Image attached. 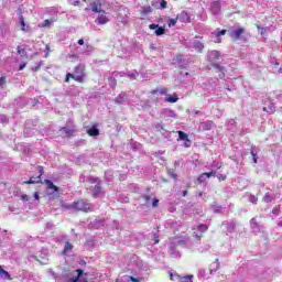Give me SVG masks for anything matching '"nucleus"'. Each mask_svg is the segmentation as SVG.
Wrapping results in <instances>:
<instances>
[{
  "label": "nucleus",
  "mask_w": 282,
  "mask_h": 282,
  "mask_svg": "<svg viewBox=\"0 0 282 282\" xmlns=\"http://www.w3.org/2000/svg\"><path fill=\"white\" fill-rule=\"evenodd\" d=\"M220 56L221 53L219 51H210L207 53V59L209 61V63H213V68L219 72L218 78H225L226 67L217 64V61H219Z\"/></svg>",
  "instance_id": "1"
},
{
  "label": "nucleus",
  "mask_w": 282,
  "mask_h": 282,
  "mask_svg": "<svg viewBox=\"0 0 282 282\" xmlns=\"http://www.w3.org/2000/svg\"><path fill=\"white\" fill-rule=\"evenodd\" d=\"M180 246L181 248H186V240L173 239L170 243V256L173 259H180V257H182V253L180 252V250H177Z\"/></svg>",
  "instance_id": "2"
},
{
  "label": "nucleus",
  "mask_w": 282,
  "mask_h": 282,
  "mask_svg": "<svg viewBox=\"0 0 282 282\" xmlns=\"http://www.w3.org/2000/svg\"><path fill=\"white\" fill-rule=\"evenodd\" d=\"M75 210L82 212V213H94V206L89 200L79 199L77 202H74Z\"/></svg>",
  "instance_id": "3"
},
{
  "label": "nucleus",
  "mask_w": 282,
  "mask_h": 282,
  "mask_svg": "<svg viewBox=\"0 0 282 282\" xmlns=\"http://www.w3.org/2000/svg\"><path fill=\"white\" fill-rule=\"evenodd\" d=\"M243 34H246V29L241 26L229 31V36L234 41H243Z\"/></svg>",
  "instance_id": "4"
},
{
  "label": "nucleus",
  "mask_w": 282,
  "mask_h": 282,
  "mask_svg": "<svg viewBox=\"0 0 282 282\" xmlns=\"http://www.w3.org/2000/svg\"><path fill=\"white\" fill-rule=\"evenodd\" d=\"M102 195H105V191H102V181H100V183H97L91 187V196L95 199H98V197H102Z\"/></svg>",
  "instance_id": "5"
},
{
  "label": "nucleus",
  "mask_w": 282,
  "mask_h": 282,
  "mask_svg": "<svg viewBox=\"0 0 282 282\" xmlns=\"http://www.w3.org/2000/svg\"><path fill=\"white\" fill-rule=\"evenodd\" d=\"M209 10L214 17L221 14V2L219 0H215L210 3Z\"/></svg>",
  "instance_id": "6"
},
{
  "label": "nucleus",
  "mask_w": 282,
  "mask_h": 282,
  "mask_svg": "<svg viewBox=\"0 0 282 282\" xmlns=\"http://www.w3.org/2000/svg\"><path fill=\"white\" fill-rule=\"evenodd\" d=\"M175 63L176 65H178V67L181 69H186V67H188V58H186L184 55L180 54L176 56L175 58Z\"/></svg>",
  "instance_id": "7"
},
{
  "label": "nucleus",
  "mask_w": 282,
  "mask_h": 282,
  "mask_svg": "<svg viewBox=\"0 0 282 282\" xmlns=\"http://www.w3.org/2000/svg\"><path fill=\"white\" fill-rule=\"evenodd\" d=\"M225 34L226 29H216L214 32H212V39L214 40V43H221V36H225Z\"/></svg>",
  "instance_id": "8"
},
{
  "label": "nucleus",
  "mask_w": 282,
  "mask_h": 282,
  "mask_svg": "<svg viewBox=\"0 0 282 282\" xmlns=\"http://www.w3.org/2000/svg\"><path fill=\"white\" fill-rule=\"evenodd\" d=\"M75 76H78L79 78H82V83H85V65L84 64H79L75 67L74 70Z\"/></svg>",
  "instance_id": "9"
},
{
  "label": "nucleus",
  "mask_w": 282,
  "mask_h": 282,
  "mask_svg": "<svg viewBox=\"0 0 282 282\" xmlns=\"http://www.w3.org/2000/svg\"><path fill=\"white\" fill-rule=\"evenodd\" d=\"M80 182H88V184H100V182L102 181L100 180V177H96L91 175L85 177V175H82Z\"/></svg>",
  "instance_id": "10"
},
{
  "label": "nucleus",
  "mask_w": 282,
  "mask_h": 282,
  "mask_svg": "<svg viewBox=\"0 0 282 282\" xmlns=\"http://www.w3.org/2000/svg\"><path fill=\"white\" fill-rule=\"evenodd\" d=\"M44 184H46L48 191H51L48 192V195H54V193H58V186L54 185V183L51 180L45 178Z\"/></svg>",
  "instance_id": "11"
},
{
  "label": "nucleus",
  "mask_w": 282,
  "mask_h": 282,
  "mask_svg": "<svg viewBox=\"0 0 282 282\" xmlns=\"http://www.w3.org/2000/svg\"><path fill=\"white\" fill-rule=\"evenodd\" d=\"M161 118H177V112H175V110L165 108L161 110Z\"/></svg>",
  "instance_id": "12"
},
{
  "label": "nucleus",
  "mask_w": 282,
  "mask_h": 282,
  "mask_svg": "<svg viewBox=\"0 0 282 282\" xmlns=\"http://www.w3.org/2000/svg\"><path fill=\"white\" fill-rule=\"evenodd\" d=\"M176 19L181 23H191V15H188V12H186V11H182L181 13H178Z\"/></svg>",
  "instance_id": "13"
},
{
  "label": "nucleus",
  "mask_w": 282,
  "mask_h": 282,
  "mask_svg": "<svg viewBox=\"0 0 282 282\" xmlns=\"http://www.w3.org/2000/svg\"><path fill=\"white\" fill-rule=\"evenodd\" d=\"M215 127V123L210 120L203 121L199 124L200 131H210Z\"/></svg>",
  "instance_id": "14"
},
{
  "label": "nucleus",
  "mask_w": 282,
  "mask_h": 282,
  "mask_svg": "<svg viewBox=\"0 0 282 282\" xmlns=\"http://www.w3.org/2000/svg\"><path fill=\"white\" fill-rule=\"evenodd\" d=\"M62 133L65 135V138H72L74 133H76V128H68V127H63L59 129Z\"/></svg>",
  "instance_id": "15"
},
{
  "label": "nucleus",
  "mask_w": 282,
  "mask_h": 282,
  "mask_svg": "<svg viewBox=\"0 0 282 282\" xmlns=\"http://www.w3.org/2000/svg\"><path fill=\"white\" fill-rule=\"evenodd\" d=\"M93 12L100 13L102 12V3L100 0H96L94 3L90 4Z\"/></svg>",
  "instance_id": "16"
},
{
  "label": "nucleus",
  "mask_w": 282,
  "mask_h": 282,
  "mask_svg": "<svg viewBox=\"0 0 282 282\" xmlns=\"http://www.w3.org/2000/svg\"><path fill=\"white\" fill-rule=\"evenodd\" d=\"M212 208H213V213H215L216 215H221V213L226 210V207L217 204V202L213 203Z\"/></svg>",
  "instance_id": "17"
},
{
  "label": "nucleus",
  "mask_w": 282,
  "mask_h": 282,
  "mask_svg": "<svg viewBox=\"0 0 282 282\" xmlns=\"http://www.w3.org/2000/svg\"><path fill=\"white\" fill-rule=\"evenodd\" d=\"M87 133L91 138H96V135H100V130L98 129V126H93L89 129H87Z\"/></svg>",
  "instance_id": "18"
},
{
  "label": "nucleus",
  "mask_w": 282,
  "mask_h": 282,
  "mask_svg": "<svg viewBox=\"0 0 282 282\" xmlns=\"http://www.w3.org/2000/svg\"><path fill=\"white\" fill-rule=\"evenodd\" d=\"M24 184H44V182L41 176H31L29 181H24Z\"/></svg>",
  "instance_id": "19"
},
{
  "label": "nucleus",
  "mask_w": 282,
  "mask_h": 282,
  "mask_svg": "<svg viewBox=\"0 0 282 282\" xmlns=\"http://www.w3.org/2000/svg\"><path fill=\"white\" fill-rule=\"evenodd\" d=\"M0 278L4 281H12V275L0 265Z\"/></svg>",
  "instance_id": "20"
},
{
  "label": "nucleus",
  "mask_w": 282,
  "mask_h": 282,
  "mask_svg": "<svg viewBox=\"0 0 282 282\" xmlns=\"http://www.w3.org/2000/svg\"><path fill=\"white\" fill-rule=\"evenodd\" d=\"M39 124V121L36 119H28L24 123V129H34Z\"/></svg>",
  "instance_id": "21"
},
{
  "label": "nucleus",
  "mask_w": 282,
  "mask_h": 282,
  "mask_svg": "<svg viewBox=\"0 0 282 282\" xmlns=\"http://www.w3.org/2000/svg\"><path fill=\"white\" fill-rule=\"evenodd\" d=\"M116 102L117 105H124L127 102V94L121 93L118 95V97L116 98Z\"/></svg>",
  "instance_id": "22"
},
{
  "label": "nucleus",
  "mask_w": 282,
  "mask_h": 282,
  "mask_svg": "<svg viewBox=\"0 0 282 282\" xmlns=\"http://www.w3.org/2000/svg\"><path fill=\"white\" fill-rule=\"evenodd\" d=\"M97 22L99 25H105V24L109 23V18H107V15H105V14H99L97 17Z\"/></svg>",
  "instance_id": "23"
},
{
  "label": "nucleus",
  "mask_w": 282,
  "mask_h": 282,
  "mask_svg": "<svg viewBox=\"0 0 282 282\" xmlns=\"http://www.w3.org/2000/svg\"><path fill=\"white\" fill-rule=\"evenodd\" d=\"M180 100V97H177V94H173V95H167L165 97V102H172L175 104Z\"/></svg>",
  "instance_id": "24"
},
{
  "label": "nucleus",
  "mask_w": 282,
  "mask_h": 282,
  "mask_svg": "<svg viewBox=\"0 0 282 282\" xmlns=\"http://www.w3.org/2000/svg\"><path fill=\"white\" fill-rule=\"evenodd\" d=\"M250 153H251L253 164H257V160H258L257 155L259 153V149H257V147H252Z\"/></svg>",
  "instance_id": "25"
},
{
  "label": "nucleus",
  "mask_w": 282,
  "mask_h": 282,
  "mask_svg": "<svg viewBox=\"0 0 282 282\" xmlns=\"http://www.w3.org/2000/svg\"><path fill=\"white\" fill-rule=\"evenodd\" d=\"M104 178L106 182H113V171L107 170L105 172Z\"/></svg>",
  "instance_id": "26"
},
{
  "label": "nucleus",
  "mask_w": 282,
  "mask_h": 282,
  "mask_svg": "<svg viewBox=\"0 0 282 282\" xmlns=\"http://www.w3.org/2000/svg\"><path fill=\"white\" fill-rule=\"evenodd\" d=\"M263 111H267V113H274L276 111V107L272 102H269L268 106L263 107Z\"/></svg>",
  "instance_id": "27"
},
{
  "label": "nucleus",
  "mask_w": 282,
  "mask_h": 282,
  "mask_svg": "<svg viewBox=\"0 0 282 282\" xmlns=\"http://www.w3.org/2000/svg\"><path fill=\"white\" fill-rule=\"evenodd\" d=\"M193 47H194V50H196V52H202V50H204V43L195 40L193 42Z\"/></svg>",
  "instance_id": "28"
},
{
  "label": "nucleus",
  "mask_w": 282,
  "mask_h": 282,
  "mask_svg": "<svg viewBox=\"0 0 282 282\" xmlns=\"http://www.w3.org/2000/svg\"><path fill=\"white\" fill-rule=\"evenodd\" d=\"M225 225H226L227 231L235 232V228L237 227L235 221H227L225 223Z\"/></svg>",
  "instance_id": "29"
},
{
  "label": "nucleus",
  "mask_w": 282,
  "mask_h": 282,
  "mask_svg": "<svg viewBox=\"0 0 282 282\" xmlns=\"http://www.w3.org/2000/svg\"><path fill=\"white\" fill-rule=\"evenodd\" d=\"M154 34H156L158 36H164V34H166L165 26H158L154 31Z\"/></svg>",
  "instance_id": "30"
},
{
  "label": "nucleus",
  "mask_w": 282,
  "mask_h": 282,
  "mask_svg": "<svg viewBox=\"0 0 282 282\" xmlns=\"http://www.w3.org/2000/svg\"><path fill=\"white\" fill-rule=\"evenodd\" d=\"M47 257H50V250L42 249L40 252V259H42V261H47Z\"/></svg>",
  "instance_id": "31"
},
{
  "label": "nucleus",
  "mask_w": 282,
  "mask_h": 282,
  "mask_svg": "<svg viewBox=\"0 0 282 282\" xmlns=\"http://www.w3.org/2000/svg\"><path fill=\"white\" fill-rule=\"evenodd\" d=\"M121 76H127L131 80H135L138 76V72H131V73H121Z\"/></svg>",
  "instance_id": "32"
},
{
  "label": "nucleus",
  "mask_w": 282,
  "mask_h": 282,
  "mask_svg": "<svg viewBox=\"0 0 282 282\" xmlns=\"http://www.w3.org/2000/svg\"><path fill=\"white\" fill-rule=\"evenodd\" d=\"M62 209L63 210H75L74 203H72V204L63 203L62 204Z\"/></svg>",
  "instance_id": "33"
},
{
  "label": "nucleus",
  "mask_w": 282,
  "mask_h": 282,
  "mask_svg": "<svg viewBox=\"0 0 282 282\" xmlns=\"http://www.w3.org/2000/svg\"><path fill=\"white\" fill-rule=\"evenodd\" d=\"M19 21H20V25H21V31L28 32V29L25 28V18H23V15H20Z\"/></svg>",
  "instance_id": "34"
},
{
  "label": "nucleus",
  "mask_w": 282,
  "mask_h": 282,
  "mask_svg": "<svg viewBox=\"0 0 282 282\" xmlns=\"http://www.w3.org/2000/svg\"><path fill=\"white\" fill-rule=\"evenodd\" d=\"M151 12H153V9L151 7H142V17H147V14H151Z\"/></svg>",
  "instance_id": "35"
},
{
  "label": "nucleus",
  "mask_w": 282,
  "mask_h": 282,
  "mask_svg": "<svg viewBox=\"0 0 282 282\" xmlns=\"http://www.w3.org/2000/svg\"><path fill=\"white\" fill-rule=\"evenodd\" d=\"M66 76H68L69 78H73V80H76L77 83H83L82 77L76 76L75 73H73V74L72 73H67Z\"/></svg>",
  "instance_id": "36"
},
{
  "label": "nucleus",
  "mask_w": 282,
  "mask_h": 282,
  "mask_svg": "<svg viewBox=\"0 0 282 282\" xmlns=\"http://www.w3.org/2000/svg\"><path fill=\"white\" fill-rule=\"evenodd\" d=\"M250 226H251V228H252V230H259V223H257V218H252L251 220H250Z\"/></svg>",
  "instance_id": "37"
},
{
  "label": "nucleus",
  "mask_w": 282,
  "mask_h": 282,
  "mask_svg": "<svg viewBox=\"0 0 282 282\" xmlns=\"http://www.w3.org/2000/svg\"><path fill=\"white\" fill-rule=\"evenodd\" d=\"M32 135H34V129L24 128V137L32 138Z\"/></svg>",
  "instance_id": "38"
},
{
  "label": "nucleus",
  "mask_w": 282,
  "mask_h": 282,
  "mask_svg": "<svg viewBox=\"0 0 282 282\" xmlns=\"http://www.w3.org/2000/svg\"><path fill=\"white\" fill-rule=\"evenodd\" d=\"M217 272V270H219V259H216V261L214 263L210 264V272Z\"/></svg>",
  "instance_id": "39"
},
{
  "label": "nucleus",
  "mask_w": 282,
  "mask_h": 282,
  "mask_svg": "<svg viewBox=\"0 0 282 282\" xmlns=\"http://www.w3.org/2000/svg\"><path fill=\"white\" fill-rule=\"evenodd\" d=\"M154 129H155V131H158L160 133L161 131L164 130V123L163 122L154 123Z\"/></svg>",
  "instance_id": "40"
},
{
  "label": "nucleus",
  "mask_w": 282,
  "mask_h": 282,
  "mask_svg": "<svg viewBox=\"0 0 282 282\" xmlns=\"http://www.w3.org/2000/svg\"><path fill=\"white\" fill-rule=\"evenodd\" d=\"M74 249V246L70 243V242H66L65 246H64V254H67V252H69V250H73Z\"/></svg>",
  "instance_id": "41"
},
{
  "label": "nucleus",
  "mask_w": 282,
  "mask_h": 282,
  "mask_svg": "<svg viewBox=\"0 0 282 282\" xmlns=\"http://www.w3.org/2000/svg\"><path fill=\"white\" fill-rule=\"evenodd\" d=\"M123 279L127 282H140V279L131 276V275H124Z\"/></svg>",
  "instance_id": "42"
},
{
  "label": "nucleus",
  "mask_w": 282,
  "mask_h": 282,
  "mask_svg": "<svg viewBox=\"0 0 282 282\" xmlns=\"http://www.w3.org/2000/svg\"><path fill=\"white\" fill-rule=\"evenodd\" d=\"M108 85H109V87L115 88L116 85H118V82L116 80V77H109L108 78Z\"/></svg>",
  "instance_id": "43"
},
{
  "label": "nucleus",
  "mask_w": 282,
  "mask_h": 282,
  "mask_svg": "<svg viewBox=\"0 0 282 282\" xmlns=\"http://www.w3.org/2000/svg\"><path fill=\"white\" fill-rule=\"evenodd\" d=\"M142 109H151V100L147 99L144 101H141Z\"/></svg>",
  "instance_id": "44"
},
{
  "label": "nucleus",
  "mask_w": 282,
  "mask_h": 282,
  "mask_svg": "<svg viewBox=\"0 0 282 282\" xmlns=\"http://www.w3.org/2000/svg\"><path fill=\"white\" fill-rule=\"evenodd\" d=\"M178 133V140L186 141L188 139V134L184 131H177Z\"/></svg>",
  "instance_id": "45"
},
{
  "label": "nucleus",
  "mask_w": 282,
  "mask_h": 282,
  "mask_svg": "<svg viewBox=\"0 0 282 282\" xmlns=\"http://www.w3.org/2000/svg\"><path fill=\"white\" fill-rule=\"evenodd\" d=\"M48 273L51 276H53V279H55V281H63V278L58 276V274H56V272H54L52 269L48 270Z\"/></svg>",
  "instance_id": "46"
},
{
  "label": "nucleus",
  "mask_w": 282,
  "mask_h": 282,
  "mask_svg": "<svg viewBox=\"0 0 282 282\" xmlns=\"http://www.w3.org/2000/svg\"><path fill=\"white\" fill-rule=\"evenodd\" d=\"M197 230H198L199 232H206V230H208V225H206V224H200V225H198Z\"/></svg>",
  "instance_id": "47"
},
{
  "label": "nucleus",
  "mask_w": 282,
  "mask_h": 282,
  "mask_svg": "<svg viewBox=\"0 0 282 282\" xmlns=\"http://www.w3.org/2000/svg\"><path fill=\"white\" fill-rule=\"evenodd\" d=\"M17 51H18V54H20V56H28V51H25V48L18 46Z\"/></svg>",
  "instance_id": "48"
},
{
  "label": "nucleus",
  "mask_w": 282,
  "mask_h": 282,
  "mask_svg": "<svg viewBox=\"0 0 282 282\" xmlns=\"http://www.w3.org/2000/svg\"><path fill=\"white\" fill-rule=\"evenodd\" d=\"M204 174L207 180H210V177H215L217 175V171L205 172Z\"/></svg>",
  "instance_id": "49"
},
{
  "label": "nucleus",
  "mask_w": 282,
  "mask_h": 282,
  "mask_svg": "<svg viewBox=\"0 0 282 282\" xmlns=\"http://www.w3.org/2000/svg\"><path fill=\"white\" fill-rule=\"evenodd\" d=\"M235 124H237V122L235 121V119H230L228 122H227V127L230 131H232V129H235Z\"/></svg>",
  "instance_id": "50"
},
{
  "label": "nucleus",
  "mask_w": 282,
  "mask_h": 282,
  "mask_svg": "<svg viewBox=\"0 0 282 282\" xmlns=\"http://www.w3.org/2000/svg\"><path fill=\"white\" fill-rule=\"evenodd\" d=\"M167 175H170V177H172V180H177V174L175 173V170L169 169Z\"/></svg>",
  "instance_id": "51"
},
{
  "label": "nucleus",
  "mask_w": 282,
  "mask_h": 282,
  "mask_svg": "<svg viewBox=\"0 0 282 282\" xmlns=\"http://www.w3.org/2000/svg\"><path fill=\"white\" fill-rule=\"evenodd\" d=\"M152 240L154 241V243H160V235L158 234V231H154L152 234Z\"/></svg>",
  "instance_id": "52"
},
{
  "label": "nucleus",
  "mask_w": 282,
  "mask_h": 282,
  "mask_svg": "<svg viewBox=\"0 0 282 282\" xmlns=\"http://www.w3.org/2000/svg\"><path fill=\"white\" fill-rule=\"evenodd\" d=\"M181 282H193V274L181 278Z\"/></svg>",
  "instance_id": "53"
},
{
  "label": "nucleus",
  "mask_w": 282,
  "mask_h": 282,
  "mask_svg": "<svg viewBox=\"0 0 282 282\" xmlns=\"http://www.w3.org/2000/svg\"><path fill=\"white\" fill-rule=\"evenodd\" d=\"M197 276L199 279H206V269H199Z\"/></svg>",
  "instance_id": "54"
},
{
  "label": "nucleus",
  "mask_w": 282,
  "mask_h": 282,
  "mask_svg": "<svg viewBox=\"0 0 282 282\" xmlns=\"http://www.w3.org/2000/svg\"><path fill=\"white\" fill-rule=\"evenodd\" d=\"M208 178L206 177V175L203 173L198 176L197 182L198 184H204V182H206Z\"/></svg>",
  "instance_id": "55"
},
{
  "label": "nucleus",
  "mask_w": 282,
  "mask_h": 282,
  "mask_svg": "<svg viewBox=\"0 0 282 282\" xmlns=\"http://www.w3.org/2000/svg\"><path fill=\"white\" fill-rule=\"evenodd\" d=\"M263 202H265V204H270V202H272V196L270 195V193H267L264 196H263Z\"/></svg>",
  "instance_id": "56"
},
{
  "label": "nucleus",
  "mask_w": 282,
  "mask_h": 282,
  "mask_svg": "<svg viewBox=\"0 0 282 282\" xmlns=\"http://www.w3.org/2000/svg\"><path fill=\"white\" fill-rule=\"evenodd\" d=\"M163 138H171V131L163 128V130L160 132Z\"/></svg>",
  "instance_id": "57"
},
{
  "label": "nucleus",
  "mask_w": 282,
  "mask_h": 282,
  "mask_svg": "<svg viewBox=\"0 0 282 282\" xmlns=\"http://www.w3.org/2000/svg\"><path fill=\"white\" fill-rule=\"evenodd\" d=\"M160 3V9L161 10H165L166 6H169V3L166 2V0H159Z\"/></svg>",
  "instance_id": "58"
},
{
  "label": "nucleus",
  "mask_w": 282,
  "mask_h": 282,
  "mask_svg": "<svg viewBox=\"0 0 282 282\" xmlns=\"http://www.w3.org/2000/svg\"><path fill=\"white\" fill-rule=\"evenodd\" d=\"M177 18L176 19H170L169 20V28H173L177 24Z\"/></svg>",
  "instance_id": "59"
},
{
  "label": "nucleus",
  "mask_w": 282,
  "mask_h": 282,
  "mask_svg": "<svg viewBox=\"0 0 282 282\" xmlns=\"http://www.w3.org/2000/svg\"><path fill=\"white\" fill-rule=\"evenodd\" d=\"M249 202H250L251 204H257V202H259V198H257V196H254V195H250V196H249Z\"/></svg>",
  "instance_id": "60"
},
{
  "label": "nucleus",
  "mask_w": 282,
  "mask_h": 282,
  "mask_svg": "<svg viewBox=\"0 0 282 282\" xmlns=\"http://www.w3.org/2000/svg\"><path fill=\"white\" fill-rule=\"evenodd\" d=\"M170 279H171V281H180V275L178 274H173V273H170Z\"/></svg>",
  "instance_id": "61"
},
{
  "label": "nucleus",
  "mask_w": 282,
  "mask_h": 282,
  "mask_svg": "<svg viewBox=\"0 0 282 282\" xmlns=\"http://www.w3.org/2000/svg\"><path fill=\"white\" fill-rule=\"evenodd\" d=\"M52 23V20H44L41 24L42 28H50V24Z\"/></svg>",
  "instance_id": "62"
},
{
  "label": "nucleus",
  "mask_w": 282,
  "mask_h": 282,
  "mask_svg": "<svg viewBox=\"0 0 282 282\" xmlns=\"http://www.w3.org/2000/svg\"><path fill=\"white\" fill-rule=\"evenodd\" d=\"M0 122H1L2 124H4L6 122H8V116H6V115H0Z\"/></svg>",
  "instance_id": "63"
},
{
  "label": "nucleus",
  "mask_w": 282,
  "mask_h": 282,
  "mask_svg": "<svg viewBox=\"0 0 282 282\" xmlns=\"http://www.w3.org/2000/svg\"><path fill=\"white\" fill-rule=\"evenodd\" d=\"M191 144H192V141L189 139H187V140L184 141L183 147L185 149H189Z\"/></svg>",
  "instance_id": "64"
}]
</instances>
